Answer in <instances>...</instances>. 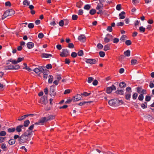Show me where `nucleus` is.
Instances as JSON below:
<instances>
[{
	"label": "nucleus",
	"mask_w": 154,
	"mask_h": 154,
	"mask_svg": "<svg viewBox=\"0 0 154 154\" xmlns=\"http://www.w3.org/2000/svg\"><path fill=\"white\" fill-rule=\"evenodd\" d=\"M15 11L11 9H8L5 11L3 15L2 19L4 20L7 17L11 16L15 14Z\"/></svg>",
	"instance_id": "nucleus-1"
},
{
	"label": "nucleus",
	"mask_w": 154,
	"mask_h": 154,
	"mask_svg": "<svg viewBox=\"0 0 154 154\" xmlns=\"http://www.w3.org/2000/svg\"><path fill=\"white\" fill-rule=\"evenodd\" d=\"M47 118L45 117L41 118L38 122L35 123V125H43L44 123L47 122Z\"/></svg>",
	"instance_id": "nucleus-2"
},
{
	"label": "nucleus",
	"mask_w": 154,
	"mask_h": 154,
	"mask_svg": "<svg viewBox=\"0 0 154 154\" xmlns=\"http://www.w3.org/2000/svg\"><path fill=\"white\" fill-rule=\"evenodd\" d=\"M33 71L37 74H40L41 72L45 73V71L48 72V70L46 69H44L43 68H40V69L38 68H35L33 70Z\"/></svg>",
	"instance_id": "nucleus-3"
},
{
	"label": "nucleus",
	"mask_w": 154,
	"mask_h": 154,
	"mask_svg": "<svg viewBox=\"0 0 154 154\" xmlns=\"http://www.w3.org/2000/svg\"><path fill=\"white\" fill-rule=\"evenodd\" d=\"M118 100L116 99H113L109 101V103L110 106H117L118 105Z\"/></svg>",
	"instance_id": "nucleus-4"
},
{
	"label": "nucleus",
	"mask_w": 154,
	"mask_h": 154,
	"mask_svg": "<svg viewBox=\"0 0 154 154\" xmlns=\"http://www.w3.org/2000/svg\"><path fill=\"white\" fill-rule=\"evenodd\" d=\"M62 52L60 54L61 57H66L69 55V53L67 49H63Z\"/></svg>",
	"instance_id": "nucleus-5"
},
{
	"label": "nucleus",
	"mask_w": 154,
	"mask_h": 154,
	"mask_svg": "<svg viewBox=\"0 0 154 154\" xmlns=\"http://www.w3.org/2000/svg\"><path fill=\"white\" fill-rule=\"evenodd\" d=\"M28 137L24 134L20 137L19 140L20 143H24L27 140Z\"/></svg>",
	"instance_id": "nucleus-6"
},
{
	"label": "nucleus",
	"mask_w": 154,
	"mask_h": 154,
	"mask_svg": "<svg viewBox=\"0 0 154 154\" xmlns=\"http://www.w3.org/2000/svg\"><path fill=\"white\" fill-rule=\"evenodd\" d=\"M56 94L55 89L53 86H51L50 90V95L52 97H54Z\"/></svg>",
	"instance_id": "nucleus-7"
},
{
	"label": "nucleus",
	"mask_w": 154,
	"mask_h": 154,
	"mask_svg": "<svg viewBox=\"0 0 154 154\" xmlns=\"http://www.w3.org/2000/svg\"><path fill=\"white\" fill-rule=\"evenodd\" d=\"M85 62L87 63L91 64H94L96 63V60L94 59H85Z\"/></svg>",
	"instance_id": "nucleus-8"
},
{
	"label": "nucleus",
	"mask_w": 154,
	"mask_h": 154,
	"mask_svg": "<svg viewBox=\"0 0 154 154\" xmlns=\"http://www.w3.org/2000/svg\"><path fill=\"white\" fill-rule=\"evenodd\" d=\"M113 38V36L109 34H107L106 37L104 38V42L106 43L109 42L110 40H112Z\"/></svg>",
	"instance_id": "nucleus-9"
},
{
	"label": "nucleus",
	"mask_w": 154,
	"mask_h": 154,
	"mask_svg": "<svg viewBox=\"0 0 154 154\" xmlns=\"http://www.w3.org/2000/svg\"><path fill=\"white\" fill-rule=\"evenodd\" d=\"M116 88L114 85H112L111 86L108 87L106 88V93L108 94H110L112 90H116Z\"/></svg>",
	"instance_id": "nucleus-10"
},
{
	"label": "nucleus",
	"mask_w": 154,
	"mask_h": 154,
	"mask_svg": "<svg viewBox=\"0 0 154 154\" xmlns=\"http://www.w3.org/2000/svg\"><path fill=\"white\" fill-rule=\"evenodd\" d=\"M82 96L80 94H78L74 96L72 98L73 102L81 100L82 99Z\"/></svg>",
	"instance_id": "nucleus-11"
},
{
	"label": "nucleus",
	"mask_w": 154,
	"mask_h": 154,
	"mask_svg": "<svg viewBox=\"0 0 154 154\" xmlns=\"http://www.w3.org/2000/svg\"><path fill=\"white\" fill-rule=\"evenodd\" d=\"M78 40L81 42H84L86 40V38L85 35H81L79 36Z\"/></svg>",
	"instance_id": "nucleus-12"
},
{
	"label": "nucleus",
	"mask_w": 154,
	"mask_h": 154,
	"mask_svg": "<svg viewBox=\"0 0 154 154\" xmlns=\"http://www.w3.org/2000/svg\"><path fill=\"white\" fill-rule=\"evenodd\" d=\"M40 103H41L45 105L48 103L47 98H45L44 97H42L40 101Z\"/></svg>",
	"instance_id": "nucleus-13"
},
{
	"label": "nucleus",
	"mask_w": 154,
	"mask_h": 154,
	"mask_svg": "<svg viewBox=\"0 0 154 154\" xmlns=\"http://www.w3.org/2000/svg\"><path fill=\"white\" fill-rule=\"evenodd\" d=\"M52 55L51 54L42 53L41 54V57L43 58H48L51 57Z\"/></svg>",
	"instance_id": "nucleus-14"
},
{
	"label": "nucleus",
	"mask_w": 154,
	"mask_h": 154,
	"mask_svg": "<svg viewBox=\"0 0 154 154\" xmlns=\"http://www.w3.org/2000/svg\"><path fill=\"white\" fill-rule=\"evenodd\" d=\"M125 13L124 11H122L119 14V19H123L125 18Z\"/></svg>",
	"instance_id": "nucleus-15"
},
{
	"label": "nucleus",
	"mask_w": 154,
	"mask_h": 154,
	"mask_svg": "<svg viewBox=\"0 0 154 154\" xmlns=\"http://www.w3.org/2000/svg\"><path fill=\"white\" fill-rule=\"evenodd\" d=\"M23 127V125H18L17 126L16 128L15 129V130L16 131L18 132H20L21 131V128H22Z\"/></svg>",
	"instance_id": "nucleus-16"
},
{
	"label": "nucleus",
	"mask_w": 154,
	"mask_h": 154,
	"mask_svg": "<svg viewBox=\"0 0 154 154\" xmlns=\"http://www.w3.org/2000/svg\"><path fill=\"white\" fill-rule=\"evenodd\" d=\"M27 46L29 49L32 48L34 46V44L32 42H29L27 43Z\"/></svg>",
	"instance_id": "nucleus-17"
},
{
	"label": "nucleus",
	"mask_w": 154,
	"mask_h": 154,
	"mask_svg": "<svg viewBox=\"0 0 154 154\" xmlns=\"http://www.w3.org/2000/svg\"><path fill=\"white\" fill-rule=\"evenodd\" d=\"M14 69V66L12 65H10L5 67V69Z\"/></svg>",
	"instance_id": "nucleus-18"
},
{
	"label": "nucleus",
	"mask_w": 154,
	"mask_h": 154,
	"mask_svg": "<svg viewBox=\"0 0 154 154\" xmlns=\"http://www.w3.org/2000/svg\"><path fill=\"white\" fill-rule=\"evenodd\" d=\"M33 132V131L27 130L24 134L28 137V136L31 135Z\"/></svg>",
	"instance_id": "nucleus-19"
},
{
	"label": "nucleus",
	"mask_w": 154,
	"mask_h": 154,
	"mask_svg": "<svg viewBox=\"0 0 154 154\" xmlns=\"http://www.w3.org/2000/svg\"><path fill=\"white\" fill-rule=\"evenodd\" d=\"M124 54L125 56L129 57L130 55V51L129 50H128L124 52Z\"/></svg>",
	"instance_id": "nucleus-20"
},
{
	"label": "nucleus",
	"mask_w": 154,
	"mask_h": 154,
	"mask_svg": "<svg viewBox=\"0 0 154 154\" xmlns=\"http://www.w3.org/2000/svg\"><path fill=\"white\" fill-rule=\"evenodd\" d=\"M53 77L51 75H49L48 77V82L49 83H52L53 80Z\"/></svg>",
	"instance_id": "nucleus-21"
},
{
	"label": "nucleus",
	"mask_w": 154,
	"mask_h": 154,
	"mask_svg": "<svg viewBox=\"0 0 154 154\" xmlns=\"http://www.w3.org/2000/svg\"><path fill=\"white\" fill-rule=\"evenodd\" d=\"M125 99L128 100H129L131 96V94L130 93H130H126L125 94Z\"/></svg>",
	"instance_id": "nucleus-22"
},
{
	"label": "nucleus",
	"mask_w": 154,
	"mask_h": 154,
	"mask_svg": "<svg viewBox=\"0 0 154 154\" xmlns=\"http://www.w3.org/2000/svg\"><path fill=\"white\" fill-rule=\"evenodd\" d=\"M91 102H92V101H88V102H86V101L82 102L80 103L79 104V106H82L84 105V104H86V103H89L90 104Z\"/></svg>",
	"instance_id": "nucleus-23"
},
{
	"label": "nucleus",
	"mask_w": 154,
	"mask_h": 154,
	"mask_svg": "<svg viewBox=\"0 0 154 154\" xmlns=\"http://www.w3.org/2000/svg\"><path fill=\"white\" fill-rule=\"evenodd\" d=\"M29 123V120H27L24 122L23 126H24L25 127H27L28 126Z\"/></svg>",
	"instance_id": "nucleus-24"
},
{
	"label": "nucleus",
	"mask_w": 154,
	"mask_h": 154,
	"mask_svg": "<svg viewBox=\"0 0 154 154\" xmlns=\"http://www.w3.org/2000/svg\"><path fill=\"white\" fill-rule=\"evenodd\" d=\"M15 130V128H9L8 129V131L9 133H12L14 132Z\"/></svg>",
	"instance_id": "nucleus-25"
},
{
	"label": "nucleus",
	"mask_w": 154,
	"mask_h": 154,
	"mask_svg": "<svg viewBox=\"0 0 154 154\" xmlns=\"http://www.w3.org/2000/svg\"><path fill=\"white\" fill-rule=\"evenodd\" d=\"M15 143V140L14 139H11L9 141L8 143L10 145H13Z\"/></svg>",
	"instance_id": "nucleus-26"
},
{
	"label": "nucleus",
	"mask_w": 154,
	"mask_h": 154,
	"mask_svg": "<svg viewBox=\"0 0 154 154\" xmlns=\"http://www.w3.org/2000/svg\"><path fill=\"white\" fill-rule=\"evenodd\" d=\"M30 2L27 0H25L23 1V4L24 5L28 6L29 5Z\"/></svg>",
	"instance_id": "nucleus-27"
},
{
	"label": "nucleus",
	"mask_w": 154,
	"mask_h": 154,
	"mask_svg": "<svg viewBox=\"0 0 154 154\" xmlns=\"http://www.w3.org/2000/svg\"><path fill=\"white\" fill-rule=\"evenodd\" d=\"M147 103L146 102H144V103L141 104V107L143 109L147 108Z\"/></svg>",
	"instance_id": "nucleus-28"
},
{
	"label": "nucleus",
	"mask_w": 154,
	"mask_h": 154,
	"mask_svg": "<svg viewBox=\"0 0 154 154\" xmlns=\"http://www.w3.org/2000/svg\"><path fill=\"white\" fill-rule=\"evenodd\" d=\"M116 93L117 94H124V91L122 90H118L116 91Z\"/></svg>",
	"instance_id": "nucleus-29"
},
{
	"label": "nucleus",
	"mask_w": 154,
	"mask_h": 154,
	"mask_svg": "<svg viewBox=\"0 0 154 154\" xmlns=\"http://www.w3.org/2000/svg\"><path fill=\"white\" fill-rule=\"evenodd\" d=\"M119 86L121 88H124L126 86V84L124 82H122L120 83Z\"/></svg>",
	"instance_id": "nucleus-30"
},
{
	"label": "nucleus",
	"mask_w": 154,
	"mask_h": 154,
	"mask_svg": "<svg viewBox=\"0 0 154 154\" xmlns=\"http://www.w3.org/2000/svg\"><path fill=\"white\" fill-rule=\"evenodd\" d=\"M137 63V60L133 59L131 60V65H135Z\"/></svg>",
	"instance_id": "nucleus-31"
},
{
	"label": "nucleus",
	"mask_w": 154,
	"mask_h": 154,
	"mask_svg": "<svg viewBox=\"0 0 154 154\" xmlns=\"http://www.w3.org/2000/svg\"><path fill=\"white\" fill-rule=\"evenodd\" d=\"M125 44L128 46L130 45L131 44V41L129 40H127L125 42Z\"/></svg>",
	"instance_id": "nucleus-32"
},
{
	"label": "nucleus",
	"mask_w": 154,
	"mask_h": 154,
	"mask_svg": "<svg viewBox=\"0 0 154 154\" xmlns=\"http://www.w3.org/2000/svg\"><path fill=\"white\" fill-rule=\"evenodd\" d=\"M109 45H107L105 46L104 50L105 51H106L109 49Z\"/></svg>",
	"instance_id": "nucleus-33"
},
{
	"label": "nucleus",
	"mask_w": 154,
	"mask_h": 154,
	"mask_svg": "<svg viewBox=\"0 0 154 154\" xmlns=\"http://www.w3.org/2000/svg\"><path fill=\"white\" fill-rule=\"evenodd\" d=\"M91 8V7L89 5H86L84 7V9L86 10H89Z\"/></svg>",
	"instance_id": "nucleus-34"
},
{
	"label": "nucleus",
	"mask_w": 154,
	"mask_h": 154,
	"mask_svg": "<svg viewBox=\"0 0 154 154\" xmlns=\"http://www.w3.org/2000/svg\"><path fill=\"white\" fill-rule=\"evenodd\" d=\"M44 71L45 72V73H43L44 74L43 78L44 79L46 80L47 79L48 77V74H47L46 73L48 72H48L45 71Z\"/></svg>",
	"instance_id": "nucleus-35"
},
{
	"label": "nucleus",
	"mask_w": 154,
	"mask_h": 154,
	"mask_svg": "<svg viewBox=\"0 0 154 154\" xmlns=\"http://www.w3.org/2000/svg\"><path fill=\"white\" fill-rule=\"evenodd\" d=\"M139 30L141 32H143L145 31V29L143 26L140 27L139 28Z\"/></svg>",
	"instance_id": "nucleus-36"
},
{
	"label": "nucleus",
	"mask_w": 154,
	"mask_h": 154,
	"mask_svg": "<svg viewBox=\"0 0 154 154\" xmlns=\"http://www.w3.org/2000/svg\"><path fill=\"white\" fill-rule=\"evenodd\" d=\"M96 12V11L95 9H92L90 11V13L91 15L94 14Z\"/></svg>",
	"instance_id": "nucleus-37"
},
{
	"label": "nucleus",
	"mask_w": 154,
	"mask_h": 154,
	"mask_svg": "<svg viewBox=\"0 0 154 154\" xmlns=\"http://www.w3.org/2000/svg\"><path fill=\"white\" fill-rule=\"evenodd\" d=\"M34 24L33 23H29L28 25V28L29 29H32L34 27Z\"/></svg>",
	"instance_id": "nucleus-38"
},
{
	"label": "nucleus",
	"mask_w": 154,
	"mask_h": 154,
	"mask_svg": "<svg viewBox=\"0 0 154 154\" xmlns=\"http://www.w3.org/2000/svg\"><path fill=\"white\" fill-rule=\"evenodd\" d=\"M78 55L79 56H82L83 55V52L82 50H80L78 53Z\"/></svg>",
	"instance_id": "nucleus-39"
},
{
	"label": "nucleus",
	"mask_w": 154,
	"mask_h": 154,
	"mask_svg": "<svg viewBox=\"0 0 154 154\" xmlns=\"http://www.w3.org/2000/svg\"><path fill=\"white\" fill-rule=\"evenodd\" d=\"M126 38V36L125 35H123L120 38V40L122 41H124Z\"/></svg>",
	"instance_id": "nucleus-40"
},
{
	"label": "nucleus",
	"mask_w": 154,
	"mask_h": 154,
	"mask_svg": "<svg viewBox=\"0 0 154 154\" xmlns=\"http://www.w3.org/2000/svg\"><path fill=\"white\" fill-rule=\"evenodd\" d=\"M44 36V34L42 32L39 33L38 35V38H42Z\"/></svg>",
	"instance_id": "nucleus-41"
},
{
	"label": "nucleus",
	"mask_w": 154,
	"mask_h": 154,
	"mask_svg": "<svg viewBox=\"0 0 154 154\" xmlns=\"http://www.w3.org/2000/svg\"><path fill=\"white\" fill-rule=\"evenodd\" d=\"M99 54L100 57H103L105 55V53L103 51H100L99 53Z\"/></svg>",
	"instance_id": "nucleus-42"
},
{
	"label": "nucleus",
	"mask_w": 154,
	"mask_h": 154,
	"mask_svg": "<svg viewBox=\"0 0 154 154\" xmlns=\"http://www.w3.org/2000/svg\"><path fill=\"white\" fill-rule=\"evenodd\" d=\"M93 79H94L92 77H89L88 78V83H90L91 82Z\"/></svg>",
	"instance_id": "nucleus-43"
},
{
	"label": "nucleus",
	"mask_w": 154,
	"mask_h": 154,
	"mask_svg": "<svg viewBox=\"0 0 154 154\" xmlns=\"http://www.w3.org/2000/svg\"><path fill=\"white\" fill-rule=\"evenodd\" d=\"M9 61L12 62V63L15 64H17V61L15 60H12V59H10V60H9Z\"/></svg>",
	"instance_id": "nucleus-44"
},
{
	"label": "nucleus",
	"mask_w": 154,
	"mask_h": 154,
	"mask_svg": "<svg viewBox=\"0 0 154 154\" xmlns=\"http://www.w3.org/2000/svg\"><path fill=\"white\" fill-rule=\"evenodd\" d=\"M6 134V132L4 131H2L0 132V136H5Z\"/></svg>",
	"instance_id": "nucleus-45"
},
{
	"label": "nucleus",
	"mask_w": 154,
	"mask_h": 154,
	"mask_svg": "<svg viewBox=\"0 0 154 154\" xmlns=\"http://www.w3.org/2000/svg\"><path fill=\"white\" fill-rule=\"evenodd\" d=\"M91 94V93H88L86 92H85L83 93H81V94L86 97L89 95Z\"/></svg>",
	"instance_id": "nucleus-46"
},
{
	"label": "nucleus",
	"mask_w": 154,
	"mask_h": 154,
	"mask_svg": "<svg viewBox=\"0 0 154 154\" xmlns=\"http://www.w3.org/2000/svg\"><path fill=\"white\" fill-rule=\"evenodd\" d=\"M138 99L140 100H142L143 99V94H140L138 97Z\"/></svg>",
	"instance_id": "nucleus-47"
},
{
	"label": "nucleus",
	"mask_w": 154,
	"mask_h": 154,
	"mask_svg": "<svg viewBox=\"0 0 154 154\" xmlns=\"http://www.w3.org/2000/svg\"><path fill=\"white\" fill-rule=\"evenodd\" d=\"M78 18V16L74 14L72 15V19L73 20H76Z\"/></svg>",
	"instance_id": "nucleus-48"
},
{
	"label": "nucleus",
	"mask_w": 154,
	"mask_h": 154,
	"mask_svg": "<svg viewBox=\"0 0 154 154\" xmlns=\"http://www.w3.org/2000/svg\"><path fill=\"white\" fill-rule=\"evenodd\" d=\"M1 148H2L4 150H5L7 149V147L5 144H2L1 145Z\"/></svg>",
	"instance_id": "nucleus-49"
},
{
	"label": "nucleus",
	"mask_w": 154,
	"mask_h": 154,
	"mask_svg": "<svg viewBox=\"0 0 154 154\" xmlns=\"http://www.w3.org/2000/svg\"><path fill=\"white\" fill-rule=\"evenodd\" d=\"M149 87L151 88H152L154 87V83L153 82V81H152L150 82L149 83Z\"/></svg>",
	"instance_id": "nucleus-50"
},
{
	"label": "nucleus",
	"mask_w": 154,
	"mask_h": 154,
	"mask_svg": "<svg viewBox=\"0 0 154 154\" xmlns=\"http://www.w3.org/2000/svg\"><path fill=\"white\" fill-rule=\"evenodd\" d=\"M71 56L72 57H75L77 56V54L75 52H73L71 54Z\"/></svg>",
	"instance_id": "nucleus-51"
},
{
	"label": "nucleus",
	"mask_w": 154,
	"mask_h": 154,
	"mask_svg": "<svg viewBox=\"0 0 154 154\" xmlns=\"http://www.w3.org/2000/svg\"><path fill=\"white\" fill-rule=\"evenodd\" d=\"M138 96V94L137 93H134L132 96L133 98V99L135 100L136 99Z\"/></svg>",
	"instance_id": "nucleus-52"
},
{
	"label": "nucleus",
	"mask_w": 154,
	"mask_h": 154,
	"mask_svg": "<svg viewBox=\"0 0 154 154\" xmlns=\"http://www.w3.org/2000/svg\"><path fill=\"white\" fill-rule=\"evenodd\" d=\"M54 116H48V118H47V121L49 120H51L54 119Z\"/></svg>",
	"instance_id": "nucleus-53"
},
{
	"label": "nucleus",
	"mask_w": 154,
	"mask_h": 154,
	"mask_svg": "<svg viewBox=\"0 0 154 154\" xmlns=\"http://www.w3.org/2000/svg\"><path fill=\"white\" fill-rule=\"evenodd\" d=\"M119 41V40L118 38H115L113 39V43H118Z\"/></svg>",
	"instance_id": "nucleus-54"
},
{
	"label": "nucleus",
	"mask_w": 154,
	"mask_h": 154,
	"mask_svg": "<svg viewBox=\"0 0 154 154\" xmlns=\"http://www.w3.org/2000/svg\"><path fill=\"white\" fill-rule=\"evenodd\" d=\"M74 45L73 43H69L68 44V47L70 48H74Z\"/></svg>",
	"instance_id": "nucleus-55"
},
{
	"label": "nucleus",
	"mask_w": 154,
	"mask_h": 154,
	"mask_svg": "<svg viewBox=\"0 0 154 154\" xmlns=\"http://www.w3.org/2000/svg\"><path fill=\"white\" fill-rule=\"evenodd\" d=\"M102 5H101L99 4H98L97 5V7H96V9L97 10H99L100 9L103 8V5L102 4Z\"/></svg>",
	"instance_id": "nucleus-56"
},
{
	"label": "nucleus",
	"mask_w": 154,
	"mask_h": 154,
	"mask_svg": "<svg viewBox=\"0 0 154 154\" xmlns=\"http://www.w3.org/2000/svg\"><path fill=\"white\" fill-rule=\"evenodd\" d=\"M106 29L107 31L109 32H111L112 30V28L111 26H109Z\"/></svg>",
	"instance_id": "nucleus-57"
},
{
	"label": "nucleus",
	"mask_w": 154,
	"mask_h": 154,
	"mask_svg": "<svg viewBox=\"0 0 154 154\" xmlns=\"http://www.w3.org/2000/svg\"><path fill=\"white\" fill-rule=\"evenodd\" d=\"M59 25L61 26H63L64 24L63 21L62 20H61L59 23Z\"/></svg>",
	"instance_id": "nucleus-58"
},
{
	"label": "nucleus",
	"mask_w": 154,
	"mask_h": 154,
	"mask_svg": "<svg viewBox=\"0 0 154 154\" xmlns=\"http://www.w3.org/2000/svg\"><path fill=\"white\" fill-rule=\"evenodd\" d=\"M151 97L149 96H146L145 98V100L147 101H149L150 100Z\"/></svg>",
	"instance_id": "nucleus-59"
},
{
	"label": "nucleus",
	"mask_w": 154,
	"mask_h": 154,
	"mask_svg": "<svg viewBox=\"0 0 154 154\" xmlns=\"http://www.w3.org/2000/svg\"><path fill=\"white\" fill-rule=\"evenodd\" d=\"M116 9L118 11H120L121 9V5L120 4L118 5L116 7Z\"/></svg>",
	"instance_id": "nucleus-60"
},
{
	"label": "nucleus",
	"mask_w": 154,
	"mask_h": 154,
	"mask_svg": "<svg viewBox=\"0 0 154 154\" xmlns=\"http://www.w3.org/2000/svg\"><path fill=\"white\" fill-rule=\"evenodd\" d=\"M71 90L70 89L66 90L64 93V94H66L69 93L70 92Z\"/></svg>",
	"instance_id": "nucleus-61"
},
{
	"label": "nucleus",
	"mask_w": 154,
	"mask_h": 154,
	"mask_svg": "<svg viewBox=\"0 0 154 154\" xmlns=\"http://www.w3.org/2000/svg\"><path fill=\"white\" fill-rule=\"evenodd\" d=\"M124 23L122 22H120L117 23V26H122L124 25Z\"/></svg>",
	"instance_id": "nucleus-62"
},
{
	"label": "nucleus",
	"mask_w": 154,
	"mask_h": 154,
	"mask_svg": "<svg viewBox=\"0 0 154 154\" xmlns=\"http://www.w3.org/2000/svg\"><path fill=\"white\" fill-rule=\"evenodd\" d=\"M83 13V11L82 9L79 10L78 12V14L79 15H82Z\"/></svg>",
	"instance_id": "nucleus-63"
},
{
	"label": "nucleus",
	"mask_w": 154,
	"mask_h": 154,
	"mask_svg": "<svg viewBox=\"0 0 154 154\" xmlns=\"http://www.w3.org/2000/svg\"><path fill=\"white\" fill-rule=\"evenodd\" d=\"M97 46L98 48L102 49L103 47V46L101 44H98Z\"/></svg>",
	"instance_id": "nucleus-64"
}]
</instances>
